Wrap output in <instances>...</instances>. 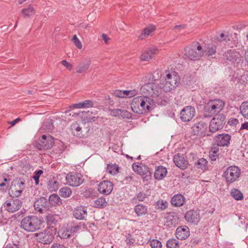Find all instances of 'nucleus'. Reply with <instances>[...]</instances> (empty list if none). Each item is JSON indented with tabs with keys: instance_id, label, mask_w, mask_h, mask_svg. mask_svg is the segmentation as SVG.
I'll return each mask as SVG.
<instances>
[{
	"instance_id": "1",
	"label": "nucleus",
	"mask_w": 248,
	"mask_h": 248,
	"mask_svg": "<svg viewBox=\"0 0 248 248\" xmlns=\"http://www.w3.org/2000/svg\"><path fill=\"white\" fill-rule=\"evenodd\" d=\"M179 82L180 77L176 72L172 70H165L160 83V89L165 92H170L178 86Z\"/></svg>"
},
{
	"instance_id": "2",
	"label": "nucleus",
	"mask_w": 248,
	"mask_h": 248,
	"mask_svg": "<svg viewBox=\"0 0 248 248\" xmlns=\"http://www.w3.org/2000/svg\"><path fill=\"white\" fill-rule=\"evenodd\" d=\"M154 101L151 98L139 96L134 97L131 104L132 111L137 114H142L148 112L150 106L154 103Z\"/></svg>"
},
{
	"instance_id": "3",
	"label": "nucleus",
	"mask_w": 248,
	"mask_h": 248,
	"mask_svg": "<svg viewBox=\"0 0 248 248\" xmlns=\"http://www.w3.org/2000/svg\"><path fill=\"white\" fill-rule=\"evenodd\" d=\"M42 223V220L38 217L29 215L22 219L20 228L26 232H33L41 229Z\"/></svg>"
},
{
	"instance_id": "4",
	"label": "nucleus",
	"mask_w": 248,
	"mask_h": 248,
	"mask_svg": "<svg viewBox=\"0 0 248 248\" xmlns=\"http://www.w3.org/2000/svg\"><path fill=\"white\" fill-rule=\"evenodd\" d=\"M225 102L220 99L210 100L205 104L203 112L204 118H211L215 116L223 109Z\"/></svg>"
},
{
	"instance_id": "5",
	"label": "nucleus",
	"mask_w": 248,
	"mask_h": 248,
	"mask_svg": "<svg viewBox=\"0 0 248 248\" xmlns=\"http://www.w3.org/2000/svg\"><path fill=\"white\" fill-rule=\"evenodd\" d=\"M185 55L192 61L200 60L204 54L203 49L198 42H193L185 48Z\"/></svg>"
},
{
	"instance_id": "6",
	"label": "nucleus",
	"mask_w": 248,
	"mask_h": 248,
	"mask_svg": "<svg viewBox=\"0 0 248 248\" xmlns=\"http://www.w3.org/2000/svg\"><path fill=\"white\" fill-rule=\"evenodd\" d=\"M226 124V116L223 113L216 114L210 122L208 128L211 134L221 130Z\"/></svg>"
},
{
	"instance_id": "7",
	"label": "nucleus",
	"mask_w": 248,
	"mask_h": 248,
	"mask_svg": "<svg viewBox=\"0 0 248 248\" xmlns=\"http://www.w3.org/2000/svg\"><path fill=\"white\" fill-rule=\"evenodd\" d=\"M241 174V170L238 167L233 165L228 167L224 171L223 176L225 178L227 185L237 180Z\"/></svg>"
},
{
	"instance_id": "8",
	"label": "nucleus",
	"mask_w": 248,
	"mask_h": 248,
	"mask_svg": "<svg viewBox=\"0 0 248 248\" xmlns=\"http://www.w3.org/2000/svg\"><path fill=\"white\" fill-rule=\"evenodd\" d=\"M207 124L203 121H200L195 123L192 127L193 135L199 137H211V132L207 131Z\"/></svg>"
},
{
	"instance_id": "9",
	"label": "nucleus",
	"mask_w": 248,
	"mask_h": 248,
	"mask_svg": "<svg viewBox=\"0 0 248 248\" xmlns=\"http://www.w3.org/2000/svg\"><path fill=\"white\" fill-rule=\"evenodd\" d=\"M133 170L142 176L144 181H148L152 178V171L145 164L140 163H134L132 164Z\"/></svg>"
},
{
	"instance_id": "10",
	"label": "nucleus",
	"mask_w": 248,
	"mask_h": 248,
	"mask_svg": "<svg viewBox=\"0 0 248 248\" xmlns=\"http://www.w3.org/2000/svg\"><path fill=\"white\" fill-rule=\"evenodd\" d=\"M37 241L44 245L50 244L54 239V234L49 229H46L43 232L35 234Z\"/></svg>"
},
{
	"instance_id": "11",
	"label": "nucleus",
	"mask_w": 248,
	"mask_h": 248,
	"mask_svg": "<svg viewBox=\"0 0 248 248\" xmlns=\"http://www.w3.org/2000/svg\"><path fill=\"white\" fill-rule=\"evenodd\" d=\"M82 175L79 172L72 171L67 173L65 176L66 184L72 187H77L83 183Z\"/></svg>"
},
{
	"instance_id": "12",
	"label": "nucleus",
	"mask_w": 248,
	"mask_h": 248,
	"mask_svg": "<svg viewBox=\"0 0 248 248\" xmlns=\"http://www.w3.org/2000/svg\"><path fill=\"white\" fill-rule=\"evenodd\" d=\"M223 59L237 65L242 61V56L239 52L236 49H229L223 55Z\"/></svg>"
},
{
	"instance_id": "13",
	"label": "nucleus",
	"mask_w": 248,
	"mask_h": 248,
	"mask_svg": "<svg viewBox=\"0 0 248 248\" xmlns=\"http://www.w3.org/2000/svg\"><path fill=\"white\" fill-rule=\"evenodd\" d=\"M54 144L53 139L50 135H43L36 143V147L39 150H45L50 149Z\"/></svg>"
},
{
	"instance_id": "14",
	"label": "nucleus",
	"mask_w": 248,
	"mask_h": 248,
	"mask_svg": "<svg viewBox=\"0 0 248 248\" xmlns=\"http://www.w3.org/2000/svg\"><path fill=\"white\" fill-rule=\"evenodd\" d=\"M23 202L19 199L11 198L3 204L5 209L9 212L14 213L19 210L22 206Z\"/></svg>"
},
{
	"instance_id": "15",
	"label": "nucleus",
	"mask_w": 248,
	"mask_h": 248,
	"mask_svg": "<svg viewBox=\"0 0 248 248\" xmlns=\"http://www.w3.org/2000/svg\"><path fill=\"white\" fill-rule=\"evenodd\" d=\"M33 206L35 211L39 213H43L49 209L50 206L46 198L41 197L36 199Z\"/></svg>"
},
{
	"instance_id": "16",
	"label": "nucleus",
	"mask_w": 248,
	"mask_h": 248,
	"mask_svg": "<svg viewBox=\"0 0 248 248\" xmlns=\"http://www.w3.org/2000/svg\"><path fill=\"white\" fill-rule=\"evenodd\" d=\"M231 136L227 133L217 134L213 139L215 144L217 147H228L230 143Z\"/></svg>"
},
{
	"instance_id": "17",
	"label": "nucleus",
	"mask_w": 248,
	"mask_h": 248,
	"mask_svg": "<svg viewBox=\"0 0 248 248\" xmlns=\"http://www.w3.org/2000/svg\"><path fill=\"white\" fill-rule=\"evenodd\" d=\"M195 109L193 107L186 106L181 111L180 119L183 122H188L195 116Z\"/></svg>"
},
{
	"instance_id": "18",
	"label": "nucleus",
	"mask_w": 248,
	"mask_h": 248,
	"mask_svg": "<svg viewBox=\"0 0 248 248\" xmlns=\"http://www.w3.org/2000/svg\"><path fill=\"white\" fill-rule=\"evenodd\" d=\"M166 226L169 228H174L179 222L178 213L175 212H168L165 216Z\"/></svg>"
},
{
	"instance_id": "19",
	"label": "nucleus",
	"mask_w": 248,
	"mask_h": 248,
	"mask_svg": "<svg viewBox=\"0 0 248 248\" xmlns=\"http://www.w3.org/2000/svg\"><path fill=\"white\" fill-rule=\"evenodd\" d=\"M185 219L189 223L197 224L201 219L199 211L197 210H190L185 214Z\"/></svg>"
},
{
	"instance_id": "20",
	"label": "nucleus",
	"mask_w": 248,
	"mask_h": 248,
	"mask_svg": "<svg viewBox=\"0 0 248 248\" xmlns=\"http://www.w3.org/2000/svg\"><path fill=\"white\" fill-rule=\"evenodd\" d=\"M173 160L176 166L182 170L186 169L188 166V162L183 154L180 153L175 154L173 156Z\"/></svg>"
},
{
	"instance_id": "21",
	"label": "nucleus",
	"mask_w": 248,
	"mask_h": 248,
	"mask_svg": "<svg viewBox=\"0 0 248 248\" xmlns=\"http://www.w3.org/2000/svg\"><path fill=\"white\" fill-rule=\"evenodd\" d=\"M113 187V185L110 181L108 180L103 181L100 183L98 191L104 195H108L112 192Z\"/></svg>"
},
{
	"instance_id": "22",
	"label": "nucleus",
	"mask_w": 248,
	"mask_h": 248,
	"mask_svg": "<svg viewBox=\"0 0 248 248\" xmlns=\"http://www.w3.org/2000/svg\"><path fill=\"white\" fill-rule=\"evenodd\" d=\"M189 235L190 231L189 228L187 226H180L176 230L175 236L179 240H186L189 236Z\"/></svg>"
},
{
	"instance_id": "23",
	"label": "nucleus",
	"mask_w": 248,
	"mask_h": 248,
	"mask_svg": "<svg viewBox=\"0 0 248 248\" xmlns=\"http://www.w3.org/2000/svg\"><path fill=\"white\" fill-rule=\"evenodd\" d=\"M144 89L146 90L149 94L153 97L158 96L160 94L159 85L154 82H148L143 86Z\"/></svg>"
},
{
	"instance_id": "24",
	"label": "nucleus",
	"mask_w": 248,
	"mask_h": 248,
	"mask_svg": "<svg viewBox=\"0 0 248 248\" xmlns=\"http://www.w3.org/2000/svg\"><path fill=\"white\" fill-rule=\"evenodd\" d=\"M58 215L53 214H48L46 216L45 219L47 225L46 229H51L52 231H56L55 227L58 222Z\"/></svg>"
},
{
	"instance_id": "25",
	"label": "nucleus",
	"mask_w": 248,
	"mask_h": 248,
	"mask_svg": "<svg viewBox=\"0 0 248 248\" xmlns=\"http://www.w3.org/2000/svg\"><path fill=\"white\" fill-rule=\"evenodd\" d=\"M73 216L77 219L84 220L87 216V207L84 206H78L75 208L73 212Z\"/></svg>"
},
{
	"instance_id": "26",
	"label": "nucleus",
	"mask_w": 248,
	"mask_h": 248,
	"mask_svg": "<svg viewBox=\"0 0 248 248\" xmlns=\"http://www.w3.org/2000/svg\"><path fill=\"white\" fill-rule=\"evenodd\" d=\"M158 50L156 47L153 46L145 51L140 56V60L142 61L148 62L152 60L155 54H156Z\"/></svg>"
},
{
	"instance_id": "27",
	"label": "nucleus",
	"mask_w": 248,
	"mask_h": 248,
	"mask_svg": "<svg viewBox=\"0 0 248 248\" xmlns=\"http://www.w3.org/2000/svg\"><path fill=\"white\" fill-rule=\"evenodd\" d=\"M168 173L167 169L163 166L155 167L154 172V178L155 180H161L166 177Z\"/></svg>"
},
{
	"instance_id": "28",
	"label": "nucleus",
	"mask_w": 248,
	"mask_h": 248,
	"mask_svg": "<svg viewBox=\"0 0 248 248\" xmlns=\"http://www.w3.org/2000/svg\"><path fill=\"white\" fill-rule=\"evenodd\" d=\"M25 181L21 178H16L14 179L12 182L10 188L15 189L18 190L20 193H22L25 189Z\"/></svg>"
},
{
	"instance_id": "29",
	"label": "nucleus",
	"mask_w": 248,
	"mask_h": 248,
	"mask_svg": "<svg viewBox=\"0 0 248 248\" xmlns=\"http://www.w3.org/2000/svg\"><path fill=\"white\" fill-rule=\"evenodd\" d=\"M171 204L175 207H180L184 205L185 202V198L181 194L174 195L171 199Z\"/></svg>"
},
{
	"instance_id": "30",
	"label": "nucleus",
	"mask_w": 248,
	"mask_h": 248,
	"mask_svg": "<svg viewBox=\"0 0 248 248\" xmlns=\"http://www.w3.org/2000/svg\"><path fill=\"white\" fill-rule=\"evenodd\" d=\"M134 211L137 217H140L146 215L148 213V207L142 203H138L134 208Z\"/></svg>"
},
{
	"instance_id": "31",
	"label": "nucleus",
	"mask_w": 248,
	"mask_h": 248,
	"mask_svg": "<svg viewBox=\"0 0 248 248\" xmlns=\"http://www.w3.org/2000/svg\"><path fill=\"white\" fill-rule=\"evenodd\" d=\"M47 200L49 205L51 207L60 206L62 204V199L56 194L50 195Z\"/></svg>"
},
{
	"instance_id": "32",
	"label": "nucleus",
	"mask_w": 248,
	"mask_h": 248,
	"mask_svg": "<svg viewBox=\"0 0 248 248\" xmlns=\"http://www.w3.org/2000/svg\"><path fill=\"white\" fill-rule=\"evenodd\" d=\"M216 51L217 46L212 43L205 44L204 50L203 49L204 53L207 56H211L215 54Z\"/></svg>"
},
{
	"instance_id": "33",
	"label": "nucleus",
	"mask_w": 248,
	"mask_h": 248,
	"mask_svg": "<svg viewBox=\"0 0 248 248\" xmlns=\"http://www.w3.org/2000/svg\"><path fill=\"white\" fill-rule=\"evenodd\" d=\"M91 64L90 60H88L85 62H81L77 67L76 72L78 74L86 72L89 69Z\"/></svg>"
},
{
	"instance_id": "34",
	"label": "nucleus",
	"mask_w": 248,
	"mask_h": 248,
	"mask_svg": "<svg viewBox=\"0 0 248 248\" xmlns=\"http://www.w3.org/2000/svg\"><path fill=\"white\" fill-rule=\"evenodd\" d=\"M155 29V27L153 25H150L149 26L145 27L140 35L139 39H143L145 37L149 35L151 33L154 31Z\"/></svg>"
},
{
	"instance_id": "35",
	"label": "nucleus",
	"mask_w": 248,
	"mask_h": 248,
	"mask_svg": "<svg viewBox=\"0 0 248 248\" xmlns=\"http://www.w3.org/2000/svg\"><path fill=\"white\" fill-rule=\"evenodd\" d=\"M108 205L106 198L101 197L96 199L93 203V206L95 208L102 209L106 207Z\"/></svg>"
},
{
	"instance_id": "36",
	"label": "nucleus",
	"mask_w": 248,
	"mask_h": 248,
	"mask_svg": "<svg viewBox=\"0 0 248 248\" xmlns=\"http://www.w3.org/2000/svg\"><path fill=\"white\" fill-rule=\"evenodd\" d=\"M71 127V129L73 130V134L74 136H76L79 138H83L85 137L84 135H83L81 132V127L77 123L73 124Z\"/></svg>"
},
{
	"instance_id": "37",
	"label": "nucleus",
	"mask_w": 248,
	"mask_h": 248,
	"mask_svg": "<svg viewBox=\"0 0 248 248\" xmlns=\"http://www.w3.org/2000/svg\"><path fill=\"white\" fill-rule=\"evenodd\" d=\"M149 196V195L144 193L143 191L139 192L136 194L132 201L135 203L144 202L145 199L148 198Z\"/></svg>"
},
{
	"instance_id": "38",
	"label": "nucleus",
	"mask_w": 248,
	"mask_h": 248,
	"mask_svg": "<svg viewBox=\"0 0 248 248\" xmlns=\"http://www.w3.org/2000/svg\"><path fill=\"white\" fill-rule=\"evenodd\" d=\"M208 161L204 158L199 159L195 163L194 167L203 170H206Z\"/></svg>"
},
{
	"instance_id": "39",
	"label": "nucleus",
	"mask_w": 248,
	"mask_h": 248,
	"mask_svg": "<svg viewBox=\"0 0 248 248\" xmlns=\"http://www.w3.org/2000/svg\"><path fill=\"white\" fill-rule=\"evenodd\" d=\"M21 12L24 16V18L29 17L35 13L34 8L31 5H29L27 8L23 9Z\"/></svg>"
},
{
	"instance_id": "40",
	"label": "nucleus",
	"mask_w": 248,
	"mask_h": 248,
	"mask_svg": "<svg viewBox=\"0 0 248 248\" xmlns=\"http://www.w3.org/2000/svg\"><path fill=\"white\" fill-rule=\"evenodd\" d=\"M59 195L63 198H68L72 194L71 189L67 186H63L60 188L59 192Z\"/></svg>"
},
{
	"instance_id": "41",
	"label": "nucleus",
	"mask_w": 248,
	"mask_h": 248,
	"mask_svg": "<svg viewBox=\"0 0 248 248\" xmlns=\"http://www.w3.org/2000/svg\"><path fill=\"white\" fill-rule=\"evenodd\" d=\"M47 187L50 192H55L59 188V183L54 180H50L47 183Z\"/></svg>"
},
{
	"instance_id": "42",
	"label": "nucleus",
	"mask_w": 248,
	"mask_h": 248,
	"mask_svg": "<svg viewBox=\"0 0 248 248\" xmlns=\"http://www.w3.org/2000/svg\"><path fill=\"white\" fill-rule=\"evenodd\" d=\"M83 195L86 198H93L97 196V192L94 189L89 188L83 192Z\"/></svg>"
},
{
	"instance_id": "43",
	"label": "nucleus",
	"mask_w": 248,
	"mask_h": 248,
	"mask_svg": "<svg viewBox=\"0 0 248 248\" xmlns=\"http://www.w3.org/2000/svg\"><path fill=\"white\" fill-rule=\"evenodd\" d=\"M219 149L217 147H212L209 152V157L212 161H216L219 156Z\"/></svg>"
},
{
	"instance_id": "44",
	"label": "nucleus",
	"mask_w": 248,
	"mask_h": 248,
	"mask_svg": "<svg viewBox=\"0 0 248 248\" xmlns=\"http://www.w3.org/2000/svg\"><path fill=\"white\" fill-rule=\"evenodd\" d=\"M58 234L62 239H67L71 236L70 231L67 228H62L58 231Z\"/></svg>"
},
{
	"instance_id": "45",
	"label": "nucleus",
	"mask_w": 248,
	"mask_h": 248,
	"mask_svg": "<svg viewBox=\"0 0 248 248\" xmlns=\"http://www.w3.org/2000/svg\"><path fill=\"white\" fill-rule=\"evenodd\" d=\"M106 169L108 173L114 175L118 173L119 167L116 164H108Z\"/></svg>"
},
{
	"instance_id": "46",
	"label": "nucleus",
	"mask_w": 248,
	"mask_h": 248,
	"mask_svg": "<svg viewBox=\"0 0 248 248\" xmlns=\"http://www.w3.org/2000/svg\"><path fill=\"white\" fill-rule=\"evenodd\" d=\"M231 194L237 201L242 200L244 198L242 193L239 190L236 188H233L231 190Z\"/></svg>"
},
{
	"instance_id": "47",
	"label": "nucleus",
	"mask_w": 248,
	"mask_h": 248,
	"mask_svg": "<svg viewBox=\"0 0 248 248\" xmlns=\"http://www.w3.org/2000/svg\"><path fill=\"white\" fill-rule=\"evenodd\" d=\"M166 247L167 248H179L180 245L177 240L172 238L167 241Z\"/></svg>"
},
{
	"instance_id": "48",
	"label": "nucleus",
	"mask_w": 248,
	"mask_h": 248,
	"mask_svg": "<svg viewBox=\"0 0 248 248\" xmlns=\"http://www.w3.org/2000/svg\"><path fill=\"white\" fill-rule=\"evenodd\" d=\"M240 110L242 115L248 119V102H243L240 107Z\"/></svg>"
},
{
	"instance_id": "49",
	"label": "nucleus",
	"mask_w": 248,
	"mask_h": 248,
	"mask_svg": "<svg viewBox=\"0 0 248 248\" xmlns=\"http://www.w3.org/2000/svg\"><path fill=\"white\" fill-rule=\"evenodd\" d=\"M8 193L11 198L15 199H18L17 198L20 197L22 194L18 190L10 187L8 189Z\"/></svg>"
},
{
	"instance_id": "50",
	"label": "nucleus",
	"mask_w": 248,
	"mask_h": 248,
	"mask_svg": "<svg viewBox=\"0 0 248 248\" xmlns=\"http://www.w3.org/2000/svg\"><path fill=\"white\" fill-rule=\"evenodd\" d=\"M155 204L158 209L161 210H165L168 206V203L166 201L161 200V201H158L156 202Z\"/></svg>"
},
{
	"instance_id": "51",
	"label": "nucleus",
	"mask_w": 248,
	"mask_h": 248,
	"mask_svg": "<svg viewBox=\"0 0 248 248\" xmlns=\"http://www.w3.org/2000/svg\"><path fill=\"white\" fill-rule=\"evenodd\" d=\"M126 244L127 245H133L135 242V240L133 237V236L130 233H128L125 235Z\"/></svg>"
},
{
	"instance_id": "52",
	"label": "nucleus",
	"mask_w": 248,
	"mask_h": 248,
	"mask_svg": "<svg viewBox=\"0 0 248 248\" xmlns=\"http://www.w3.org/2000/svg\"><path fill=\"white\" fill-rule=\"evenodd\" d=\"M150 245L152 248H161V242L157 239H153L151 241Z\"/></svg>"
},
{
	"instance_id": "53",
	"label": "nucleus",
	"mask_w": 248,
	"mask_h": 248,
	"mask_svg": "<svg viewBox=\"0 0 248 248\" xmlns=\"http://www.w3.org/2000/svg\"><path fill=\"white\" fill-rule=\"evenodd\" d=\"M72 41L74 43L75 46L78 49H81L82 45L79 39L77 37L76 35H74L72 39Z\"/></svg>"
},
{
	"instance_id": "54",
	"label": "nucleus",
	"mask_w": 248,
	"mask_h": 248,
	"mask_svg": "<svg viewBox=\"0 0 248 248\" xmlns=\"http://www.w3.org/2000/svg\"><path fill=\"white\" fill-rule=\"evenodd\" d=\"M82 108H89L93 107V102L91 100H86L81 102Z\"/></svg>"
},
{
	"instance_id": "55",
	"label": "nucleus",
	"mask_w": 248,
	"mask_h": 248,
	"mask_svg": "<svg viewBox=\"0 0 248 248\" xmlns=\"http://www.w3.org/2000/svg\"><path fill=\"white\" fill-rule=\"evenodd\" d=\"M132 114L126 110L121 109V115L123 118L130 119L132 118Z\"/></svg>"
},
{
	"instance_id": "56",
	"label": "nucleus",
	"mask_w": 248,
	"mask_h": 248,
	"mask_svg": "<svg viewBox=\"0 0 248 248\" xmlns=\"http://www.w3.org/2000/svg\"><path fill=\"white\" fill-rule=\"evenodd\" d=\"M227 123L231 126H235L239 123V121L236 118H231L228 120Z\"/></svg>"
},
{
	"instance_id": "57",
	"label": "nucleus",
	"mask_w": 248,
	"mask_h": 248,
	"mask_svg": "<svg viewBox=\"0 0 248 248\" xmlns=\"http://www.w3.org/2000/svg\"><path fill=\"white\" fill-rule=\"evenodd\" d=\"M61 63L62 65L65 67L69 71H71L73 68L72 64L68 62L65 60H62L61 62Z\"/></svg>"
},
{
	"instance_id": "58",
	"label": "nucleus",
	"mask_w": 248,
	"mask_h": 248,
	"mask_svg": "<svg viewBox=\"0 0 248 248\" xmlns=\"http://www.w3.org/2000/svg\"><path fill=\"white\" fill-rule=\"evenodd\" d=\"M121 109H113L111 110V115L114 117H119L121 115Z\"/></svg>"
},
{
	"instance_id": "59",
	"label": "nucleus",
	"mask_w": 248,
	"mask_h": 248,
	"mask_svg": "<svg viewBox=\"0 0 248 248\" xmlns=\"http://www.w3.org/2000/svg\"><path fill=\"white\" fill-rule=\"evenodd\" d=\"M81 223L80 222L79 223V225H77L71 227L70 228V232L73 233L77 232L78 231H79L81 229Z\"/></svg>"
},
{
	"instance_id": "60",
	"label": "nucleus",
	"mask_w": 248,
	"mask_h": 248,
	"mask_svg": "<svg viewBox=\"0 0 248 248\" xmlns=\"http://www.w3.org/2000/svg\"><path fill=\"white\" fill-rule=\"evenodd\" d=\"M8 185H6L5 183H0V191L3 193L6 192L8 188Z\"/></svg>"
},
{
	"instance_id": "61",
	"label": "nucleus",
	"mask_w": 248,
	"mask_h": 248,
	"mask_svg": "<svg viewBox=\"0 0 248 248\" xmlns=\"http://www.w3.org/2000/svg\"><path fill=\"white\" fill-rule=\"evenodd\" d=\"M114 95L118 97L124 98V91L116 90L114 93Z\"/></svg>"
},
{
	"instance_id": "62",
	"label": "nucleus",
	"mask_w": 248,
	"mask_h": 248,
	"mask_svg": "<svg viewBox=\"0 0 248 248\" xmlns=\"http://www.w3.org/2000/svg\"><path fill=\"white\" fill-rule=\"evenodd\" d=\"M133 92L134 91H133L124 90V97H128L130 98L134 96L135 95V94Z\"/></svg>"
},
{
	"instance_id": "63",
	"label": "nucleus",
	"mask_w": 248,
	"mask_h": 248,
	"mask_svg": "<svg viewBox=\"0 0 248 248\" xmlns=\"http://www.w3.org/2000/svg\"><path fill=\"white\" fill-rule=\"evenodd\" d=\"M20 245L14 243L8 244L5 248H19Z\"/></svg>"
},
{
	"instance_id": "64",
	"label": "nucleus",
	"mask_w": 248,
	"mask_h": 248,
	"mask_svg": "<svg viewBox=\"0 0 248 248\" xmlns=\"http://www.w3.org/2000/svg\"><path fill=\"white\" fill-rule=\"evenodd\" d=\"M3 181L2 183H6V185H9V183L10 181V179L9 178V175L6 173H4L3 174Z\"/></svg>"
}]
</instances>
